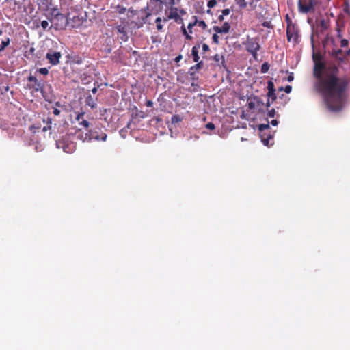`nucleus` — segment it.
<instances>
[{"label":"nucleus","mask_w":350,"mask_h":350,"mask_svg":"<svg viewBox=\"0 0 350 350\" xmlns=\"http://www.w3.org/2000/svg\"><path fill=\"white\" fill-rule=\"evenodd\" d=\"M313 59L314 75L317 79L315 86L322 93L327 109L332 112H338L344 107L347 83L332 73L323 75L325 64L314 57Z\"/></svg>","instance_id":"nucleus-1"},{"label":"nucleus","mask_w":350,"mask_h":350,"mask_svg":"<svg viewBox=\"0 0 350 350\" xmlns=\"http://www.w3.org/2000/svg\"><path fill=\"white\" fill-rule=\"evenodd\" d=\"M269 128V124H260L258 125V130L261 132V141L265 146H269V140L272 139L273 134L270 132L267 133L266 130Z\"/></svg>","instance_id":"nucleus-2"},{"label":"nucleus","mask_w":350,"mask_h":350,"mask_svg":"<svg viewBox=\"0 0 350 350\" xmlns=\"http://www.w3.org/2000/svg\"><path fill=\"white\" fill-rule=\"evenodd\" d=\"M107 134L102 133L100 135L96 131H90L89 133H86L85 137H81V139L83 141H90L92 139H95L96 141H103L105 142L107 139Z\"/></svg>","instance_id":"nucleus-3"},{"label":"nucleus","mask_w":350,"mask_h":350,"mask_svg":"<svg viewBox=\"0 0 350 350\" xmlns=\"http://www.w3.org/2000/svg\"><path fill=\"white\" fill-rule=\"evenodd\" d=\"M61 57L62 54L60 52L58 51H49L46 55V58L52 65L58 64L59 63V59Z\"/></svg>","instance_id":"nucleus-4"},{"label":"nucleus","mask_w":350,"mask_h":350,"mask_svg":"<svg viewBox=\"0 0 350 350\" xmlns=\"http://www.w3.org/2000/svg\"><path fill=\"white\" fill-rule=\"evenodd\" d=\"M246 49L248 52H250L253 55H255L258 51L259 50L260 45L258 42L255 39H249L246 44Z\"/></svg>","instance_id":"nucleus-5"},{"label":"nucleus","mask_w":350,"mask_h":350,"mask_svg":"<svg viewBox=\"0 0 350 350\" xmlns=\"http://www.w3.org/2000/svg\"><path fill=\"white\" fill-rule=\"evenodd\" d=\"M286 36L288 42H297L298 41V32L293 26H288L286 29Z\"/></svg>","instance_id":"nucleus-6"},{"label":"nucleus","mask_w":350,"mask_h":350,"mask_svg":"<svg viewBox=\"0 0 350 350\" xmlns=\"http://www.w3.org/2000/svg\"><path fill=\"white\" fill-rule=\"evenodd\" d=\"M57 148H62L66 153H71L74 151L75 146L72 144H65L64 141L59 140L56 142Z\"/></svg>","instance_id":"nucleus-7"},{"label":"nucleus","mask_w":350,"mask_h":350,"mask_svg":"<svg viewBox=\"0 0 350 350\" xmlns=\"http://www.w3.org/2000/svg\"><path fill=\"white\" fill-rule=\"evenodd\" d=\"M28 81L29 82H31L33 83L32 84V88L36 91V92H38L40 90H42V88H43V83L41 81H39L36 77L34 76H32V75H30L29 77H28Z\"/></svg>","instance_id":"nucleus-8"},{"label":"nucleus","mask_w":350,"mask_h":350,"mask_svg":"<svg viewBox=\"0 0 350 350\" xmlns=\"http://www.w3.org/2000/svg\"><path fill=\"white\" fill-rule=\"evenodd\" d=\"M302 1L303 0H299L298 1L299 11L303 14H307L312 10L313 7L312 3L310 1L308 4L304 5Z\"/></svg>","instance_id":"nucleus-9"},{"label":"nucleus","mask_w":350,"mask_h":350,"mask_svg":"<svg viewBox=\"0 0 350 350\" xmlns=\"http://www.w3.org/2000/svg\"><path fill=\"white\" fill-rule=\"evenodd\" d=\"M53 21L55 23V25L61 29L65 28L68 24V19L63 14L62 19L61 17H57Z\"/></svg>","instance_id":"nucleus-10"},{"label":"nucleus","mask_w":350,"mask_h":350,"mask_svg":"<svg viewBox=\"0 0 350 350\" xmlns=\"http://www.w3.org/2000/svg\"><path fill=\"white\" fill-rule=\"evenodd\" d=\"M49 19L53 22L57 17H61L62 18V14L59 12V9L57 8H53L49 11Z\"/></svg>","instance_id":"nucleus-11"},{"label":"nucleus","mask_w":350,"mask_h":350,"mask_svg":"<svg viewBox=\"0 0 350 350\" xmlns=\"http://www.w3.org/2000/svg\"><path fill=\"white\" fill-rule=\"evenodd\" d=\"M230 25L228 23L225 22L221 27L215 26L213 29L217 33H227L229 32Z\"/></svg>","instance_id":"nucleus-12"},{"label":"nucleus","mask_w":350,"mask_h":350,"mask_svg":"<svg viewBox=\"0 0 350 350\" xmlns=\"http://www.w3.org/2000/svg\"><path fill=\"white\" fill-rule=\"evenodd\" d=\"M171 6H173V5H171ZM168 18L174 19L176 21H178V20L180 18V17L178 13V10L176 8L172 7L170 8V13L168 15Z\"/></svg>","instance_id":"nucleus-13"},{"label":"nucleus","mask_w":350,"mask_h":350,"mask_svg":"<svg viewBox=\"0 0 350 350\" xmlns=\"http://www.w3.org/2000/svg\"><path fill=\"white\" fill-rule=\"evenodd\" d=\"M200 46V45L198 44L193 46L191 49V55L195 62H198V61L200 60V57L198 55Z\"/></svg>","instance_id":"nucleus-14"},{"label":"nucleus","mask_w":350,"mask_h":350,"mask_svg":"<svg viewBox=\"0 0 350 350\" xmlns=\"http://www.w3.org/2000/svg\"><path fill=\"white\" fill-rule=\"evenodd\" d=\"M86 105L90 107L92 109L96 107V102L94 98L90 95L86 98Z\"/></svg>","instance_id":"nucleus-15"},{"label":"nucleus","mask_w":350,"mask_h":350,"mask_svg":"<svg viewBox=\"0 0 350 350\" xmlns=\"http://www.w3.org/2000/svg\"><path fill=\"white\" fill-rule=\"evenodd\" d=\"M10 42V40L9 38H6V40H3L1 44L0 52L3 51L5 47H7Z\"/></svg>","instance_id":"nucleus-16"},{"label":"nucleus","mask_w":350,"mask_h":350,"mask_svg":"<svg viewBox=\"0 0 350 350\" xmlns=\"http://www.w3.org/2000/svg\"><path fill=\"white\" fill-rule=\"evenodd\" d=\"M195 25H197L199 27L202 29H205L206 28V25L204 21H197L196 20L194 22Z\"/></svg>","instance_id":"nucleus-17"},{"label":"nucleus","mask_w":350,"mask_h":350,"mask_svg":"<svg viewBox=\"0 0 350 350\" xmlns=\"http://www.w3.org/2000/svg\"><path fill=\"white\" fill-rule=\"evenodd\" d=\"M40 25L44 31L51 28V27H49V23L47 21H42L40 23Z\"/></svg>","instance_id":"nucleus-18"},{"label":"nucleus","mask_w":350,"mask_h":350,"mask_svg":"<svg viewBox=\"0 0 350 350\" xmlns=\"http://www.w3.org/2000/svg\"><path fill=\"white\" fill-rule=\"evenodd\" d=\"M202 66H203V62L202 61H200V62L198 61V62H197V64L196 65L191 67L190 71H192L194 69L198 70V69L201 68Z\"/></svg>","instance_id":"nucleus-19"},{"label":"nucleus","mask_w":350,"mask_h":350,"mask_svg":"<svg viewBox=\"0 0 350 350\" xmlns=\"http://www.w3.org/2000/svg\"><path fill=\"white\" fill-rule=\"evenodd\" d=\"M267 96L269 98H271L272 100H275L276 98V96L275 94V90L269 89L268 91Z\"/></svg>","instance_id":"nucleus-20"},{"label":"nucleus","mask_w":350,"mask_h":350,"mask_svg":"<svg viewBox=\"0 0 350 350\" xmlns=\"http://www.w3.org/2000/svg\"><path fill=\"white\" fill-rule=\"evenodd\" d=\"M237 3L239 5L241 8H244L247 6V3L245 0H237Z\"/></svg>","instance_id":"nucleus-21"},{"label":"nucleus","mask_w":350,"mask_h":350,"mask_svg":"<svg viewBox=\"0 0 350 350\" xmlns=\"http://www.w3.org/2000/svg\"><path fill=\"white\" fill-rule=\"evenodd\" d=\"M161 18L160 17H157L155 20V23H157V28L158 30H161L163 28L162 25L161 24Z\"/></svg>","instance_id":"nucleus-22"},{"label":"nucleus","mask_w":350,"mask_h":350,"mask_svg":"<svg viewBox=\"0 0 350 350\" xmlns=\"http://www.w3.org/2000/svg\"><path fill=\"white\" fill-rule=\"evenodd\" d=\"M172 123L175 124L181 121V118L176 115H174L171 118Z\"/></svg>","instance_id":"nucleus-23"},{"label":"nucleus","mask_w":350,"mask_h":350,"mask_svg":"<svg viewBox=\"0 0 350 350\" xmlns=\"http://www.w3.org/2000/svg\"><path fill=\"white\" fill-rule=\"evenodd\" d=\"M38 72L43 75H46L49 74V70L46 68H40L38 70Z\"/></svg>","instance_id":"nucleus-24"},{"label":"nucleus","mask_w":350,"mask_h":350,"mask_svg":"<svg viewBox=\"0 0 350 350\" xmlns=\"http://www.w3.org/2000/svg\"><path fill=\"white\" fill-rule=\"evenodd\" d=\"M342 53V51L340 49L337 50H333L332 52V54L333 56L337 58H340L339 55Z\"/></svg>","instance_id":"nucleus-25"},{"label":"nucleus","mask_w":350,"mask_h":350,"mask_svg":"<svg viewBox=\"0 0 350 350\" xmlns=\"http://www.w3.org/2000/svg\"><path fill=\"white\" fill-rule=\"evenodd\" d=\"M268 70H269L268 64H263L262 65V68H261L262 72L265 73V72H267L268 71Z\"/></svg>","instance_id":"nucleus-26"},{"label":"nucleus","mask_w":350,"mask_h":350,"mask_svg":"<svg viewBox=\"0 0 350 350\" xmlns=\"http://www.w3.org/2000/svg\"><path fill=\"white\" fill-rule=\"evenodd\" d=\"M182 29H183V33L185 36L187 40H191V36L187 33L186 29L185 27H182Z\"/></svg>","instance_id":"nucleus-27"},{"label":"nucleus","mask_w":350,"mask_h":350,"mask_svg":"<svg viewBox=\"0 0 350 350\" xmlns=\"http://www.w3.org/2000/svg\"><path fill=\"white\" fill-rule=\"evenodd\" d=\"M206 128L210 130L215 129V124L212 122H208L206 124Z\"/></svg>","instance_id":"nucleus-28"},{"label":"nucleus","mask_w":350,"mask_h":350,"mask_svg":"<svg viewBox=\"0 0 350 350\" xmlns=\"http://www.w3.org/2000/svg\"><path fill=\"white\" fill-rule=\"evenodd\" d=\"M216 5V1L215 0H211L208 2V6L209 8H213Z\"/></svg>","instance_id":"nucleus-29"},{"label":"nucleus","mask_w":350,"mask_h":350,"mask_svg":"<svg viewBox=\"0 0 350 350\" xmlns=\"http://www.w3.org/2000/svg\"><path fill=\"white\" fill-rule=\"evenodd\" d=\"M118 32H120V33H122L123 35H125V33H126L125 28L124 27H121V26L118 27Z\"/></svg>","instance_id":"nucleus-30"},{"label":"nucleus","mask_w":350,"mask_h":350,"mask_svg":"<svg viewBox=\"0 0 350 350\" xmlns=\"http://www.w3.org/2000/svg\"><path fill=\"white\" fill-rule=\"evenodd\" d=\"M275 111L274 109H272L271 110H270L269 112H268V116L270 118H273L275 116Z\"/></svg>","instance_id":"nucleus-31"},{"label":"nucleus","mask_w":350,"mask_h":350,"mask_svg":"<svg viewBox=\"0 0 350 350\" xmlns=\"http://www.w3.org/2000/svg\"><path fill=\"white\" fill-rule=\"evenodd\" d=\"M79 124L85 128H88L89 126V122L87 120H82Z\"/></svg>","instance_id":"nucleus-32"},{"label":"nucleus","mask_w":350,"mask_h":350,"mask_svg":"<svg viewBox=\"0 0 350 350\" xmlns=\"http://www.w3.org/2000/svg\"><path fill=\"white\" fill-rule=\"evenodd\" d=\"M293 79H294L293 73V72L289 73V75H288V77H287V81L288 82H291L293 81Z\"/></svg>","instance_id":"nucleus-33"},{"label":"nucleus","mask_w":350,"mask_h":350,"mask_svg":"<svg viewBox=\"0 0 350 350\" xmlns=\"http://www.w3.org/2000/svg\"><path fill=\"white\" fill-rule=\"evenodd\" d=\"M284 90L285 91L286 93L289 94L292 90V87L291 85H286L284 88Z\"/></svg>","instance_id":"nucleus-34"},{"label":"nucleus","mask_w":350,"mask_h":350,"mask_svg":"<svg viewBox=\"0 0 350 350\" xmlns=\"http://www.w3.org/2000/svg\"><path fill=\"white\" fill-rule=\"evenodd\" d=\"M348 44V41L346 39L341 40V47H346Z\"/></svg>","instance_id":"nucleus-35"},{"label":"nucleus","mask_w":350,"mask_h":350,"mask_svg":"<svg viewBox=\"0 0 350 350\" xmlns=\"http://www.w3.org/2000/svg\"><path fill=\"white\" fill-rule=\"evenodd\" d=\"M223 59L224 60V57L222 56H220L218 54H216L215 56H214V59L216 61V62H219L220 59Z\"/></svg>","instance_id":"nucleus-36"},{"label":"nucleus","mask_w":350,"mask_h":350,"mask_svg":"<svg viewBox=\"0 0 350 350\" xmlns=\"http://www.w3.org/2000/svg\"><path fill=\"white\" fill-rule=\"evenodd\" d=\"M208 49H209V46H208V44H202V51H203V52H204V53H205V52H206L207 51H208Z\"/></svg>","instance_id":"nucleus-37"},{"label":"nucleus","mask_w":350,"mask_h":350,"mask_svg":"<svg viewBox=\"0 0 350 350\" xmlns=\"http://www.w3.org/2000/svg\"><path fill=\"white\" fill-rule=\"evenodd\" d=\"M230 14V10L229 9H224L222 10V14L224 16H227Z\"/></svg>","instance_id":"nucleus-38"},{"label":"nucleus","mask_w":350,"mask_h":350,"mask_svg":"<svg viewBox=\"0 0 350 350\" xmlns=\"http://www.w3.org/2000/svg\"><path fill=\"white\" fill-rule=\"evenodd\" d=\"M255 107V103L254 102H249L248 103V107L250 109H254Z\"/></svg>","instance_id":"nucleus-39"},{"label":"nucleus","mask_w":350,"mask_h":350,"mask_svg":"<svg viewBox=\"0 0 350 350\" xmlns=\"http://www.w3.org/2000/svg\"><path fill=\"white\" fill-rule=\"evenodd\" d=\"M269 89L274 90L273 83L271 81H269L268 83V90H269Z\"/></svg>","instance_id":"nucleus-40"},{"label":"nucleus","mask_w":350,"mask_h":350,"mask_svg":"<svg viewBox=\"0 0 350 350\" xmlns=\"http://www.w3.org/2000/svg\"><path fill=\"white\" fill-rule=\"evenodd\" d=\"M213 41L215 42V43H217L218 42V36L217 34H214L213 36Z\"/></svg>","instance_id":"nucleus-41"},{"label":"nucleus","mask_w":350,"mask_h":350,"mask_svg":"<svg viewBox=\"0 0 350 350\" xmlns=\"http://www.w3.org/2000/svg\"><path fill=\"white\" fill-rule=\"evenodd\" d=\"M53 114L57 116L60 113V111L58 109H54L53 111Z\"/></svg>","instance_id":"nucleus-42"},{"label":"nucleus","mask_w":350,"mask_h":350,"mask_svg":"<svg viewBox=\"0 0 350 350\" xmlns=\"http://www.w3.org/2000/svg\"><path fill=\"white\" fill-rule=\"evenodd\" d=\"M194 25H195L194 23H189V24L188 25L187 28H188V29L189 30V32H190V33H191V28L193 27V26H194Z\"/></svg>","instance_id":"nucleus-43"},{"label":"nucleus","mask_w":350,"mask_h":350,"mask_svg":"<svg viewBox=\"0 0 350 350\" xmlns=\"http://www.w3.org/2000/svg\"><path fill=\"white\" fill-rule=\"evenodd\" d=\"M271 124L273 125V126H277L278 124V122L276 120H272L271 121Z\"/></svg>","instance_id":"nucleus-44"},{"label":"nucleus","mask_w":350,"mask_h":350,"mask_svg":"<svg viewBox=\"0 0 350 350\" xmlns=\"http://www.w3.org/2000/svg\"><path fill=\"white\" fill-rule=\"evenodd\" d=\"M146 105L148 107H152L153 105V102L151 100H148L146 103Z\"/></svg>","instance_id":"nucleus-45"},{"label":"nucleus","mask_w":350,"mask_h":350,"mask_svg":"<svg viewBox=\"0 0 350 350\" xmlns=\"http://www.w3.org/2000/svg\"><path fill=\"white\" fill-rule=\"evenodd\" d=\"M181 59H182V55H179L178 56H177V57L175 58V61H176V62H178Z\"/></svg>","instance_id":"nucleus-46"},{"label":"nucleus","mask_w":350,"mask_h":350,"mask_svg":"<svg viewBox=\"0 0 350 350\" xmlns=\"http://www.w3.org/2000/svg\"><path fill=\"white\" fill-rule=\"evenodd\" d=\"M97 90H98L97 88L95 87V88L92 89L91 92H92V94H96L97 92Z\"/></svg>","instance_id":"nucleus-47"},{"label":"nucleus","mask_w":350,"mask_h":350,"mask_svg":"<svg viewBox=\"0 0 350 350\" xmlns=\"http://www.w3.org/2000/svg\"><path fill=\"white\" fill-rule=\"evenodd\" d=\"M49 129H51V126H50V125H49V126H44V127H43L42 131H47V130H49Z\"/></svg>","instance_id":"nucleus-48"},{"label":"nucleus","mask_w":350,"mask_h":350,"mask_svg":"<svg viewBox=\"0 0 350 350\" xmlns=\"http://www.w3.org/2000/svg\"><path fill=\"white\" fill-rule=\"evenodd\" d=\"M83 113L78 114L77 116V120H79L83 117Z\"/></svg>","instance_id":"nucleus-49"},{"label":"nucleus","mask_w":350,"mask_h":350,"mask_svg":"<svg viewBox=\"0 0 350 350\" xmlns=\"http://www.w3.org/2000/svg\"><path fill=\"white\" fill-rule=\"evenodd\" d=\"M46 123H47L48 124H50V125H51V123H52V120H51L50 118H47V120H46Z\"/></svg>","instance_id":"nucleus-50"},{"label":"nucleus","mask_w":350,"mask_h":350,"mask_svg":"<svg viewBox=\"0 0 350 350\" xmlns=\"http://www.w3.org/2000/svg\"><path fill=\"white\" fill-rule=\"evenodd\" d=\"M224 19V15H221L219 16V20L222 21Z\"/></svg>","instance_id":"nucleus-51"},{"label":"nucleus","mask_w":350,"mask_h":350,"mask_svg":"<svg viewBox=\"0 0 350 350\" xmlns=\"http://www.w3.org/2000/svg\"><path fill=\"white\" fill-rule=\"evenodd\" d=\"M269 106H270V102L268 100L267 102V107H269Z\"/></svg>","instance_id":"nucleus-52"},{"label":"nucleus","mask_w":350,"mask_h":350,"mask_svg":"<svg viewBox=\"0 0 350 350\" xmlns=\"http://www.w3.org/2000/svg\"><path fill=\"white\" fill-rule=\"evenodd\" d=\"M3 34V30L0 29V36Z\"/></svg>","instance_id":"nucleus-53"},{"label":"nucleus","mask_w":350,"mask_h":350,"mask_svg":"<svg viewBox=\"0 0 350 350\" xmlns=\"http://www.w3.org/2000/svg\"><path fill=\"white\" fill-rule=\"evenodd\" d=\"M30 51H31V52H33L34 51V49L31 48Z\"/></svg>","instance_id":"nucleus-54"},{"label":"nucleus","mask_w":350,"mask_h":350,"mask_svg":"<svg viewBox=\"0 0 350 350\" xmlns=\"http://www.w3.org/2000/svg\"><path fill=\"white\" fill-rule=\"evenodd\" d=\"M85 1H86V0H84Z\"/></svg>","instance_id":"nucleus-55"}]
</instances>
